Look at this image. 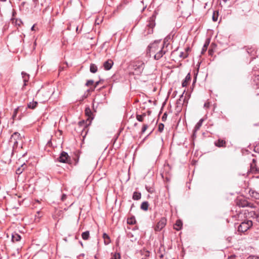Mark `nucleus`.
<instances>
[{"mask_svg": "<svg viewBox=\"0 0 259 259\" xmlns=\"http://www.w3.org/2000/svg\"><path fill=\"white\" fill-rule=\"evenodd\" d=\"M227 0H224L225 2H226Z\"/></svg>", "mask_w": 259, "mask_h": 259, "instance_id": "obj_48", "label": "nucleus"}, {"mask_svg": "<svg viewBox=\"0 0 259 259\" xmlns=\"http://www.w3.org/2000/svg\"><path fill=\"white\" fill-rule=\"evenodd\" d=\"M103 238L104 240V243L106 245H108V244H109L110 243V237H109V236L106 233H104L103 234Z\"/></svg>", "mask_w": 259, "mask_h": 259, "instance_id": "obj_18", "label": "nucleus"}, {"mask_svg": "<svg viewBox=\"0 0 259 259\" xmlns=\"http://www.w3.org/2000/svg\"><path fill=\"white\" fill-rule=\"evenodd\" d=\"M188 54L183 52H181L180 54V57L183 58V59L186 58Z\"/></svg>", "mask_w": 259, "mask_h": 259, "instance_id": "obj_32", "label": "nucleus"}, {"mask_svg": "<svg viewBox=\"0 0 259 259\" xmlns=\"http://www.w3.org/2000/svg\"><path fill=\"white\" fill-rule=\"evenodd\" d=\"M146 116L145 114H143L142 115H137V119L139 121H143V118L144 117H145Z\"/></svg>", "mask_w": 259, "mask_h": 259, "instance_id": "obj_27", "label": "nucleus"}, {"mask_svg": "<svg viewBox=\"0 0 259 259\" xmlns=\"http://www.w3.org/2000/svg\"><path fill=\"white\" fill-rule=\"evenodd\" d=\"M214 145L218 147H226V141L222 139H219L214 142Z\"/></svg>", "mask_w": 259, "mask_h": 259, "instance_id": "obj_9", "label": "nucleus"}, {"mask_svg": "<svg viewBox=\"0 0 259 259\" xmlns=\"http://www.w3.org/2000/svg\"><path fill=\"white\" fill-rule=\"evenodd\" d=\"M247 259H259V257L256 256H250Z\"/></svg>", "mask_w": 259, "mask_h": 259, "instance_id": "obj_35", "label": "nucleus"}, {"mask_svg": "<svg viewBox=\"0 0 259 259\" xmlns=\"http://www.w3.org/2000/svg\"><path fill=\"white\" fill-rule=\"evenodd\" d=\"M252 226V222L251 220H245L242 222L238 227V231L243 233L247 231Z\"/></svg>", "mask_w": 259, "mask_h": 259, "instance_id": "obj_2", "label": "nucleus"}, {"mask_svg": "<svg viewBox=\"0 0 259 259\" xmlns=\"http://www.w3.org/2000/svg\"><path fill=\"white\" fill-rule=\"evenodd\" d=\"M90 70L91 72L95 73L97 71V67L95 64H91Z\"/></svg>", "mask_w": 259, "mask_h": 259, "instance_id": "obj_23", "label": "nucleus"}, {"mask_svg": "<svg viewBox=\"0 0 259 259\" xmlns=\"http://www.w3.org/2000/svg\"><path fill=\"white\" fill-rule=\"evenodd\" d=\"M31 30H32V31L35 30V25H33L31 27Z\"/></svg>", "mask_w": 259, "mask_h": 259, "instance_id": "obj_39", "label": "nucleus"}, {"mask_svg": "<svg viewBox=\"0 0 259 259\" xmlns=\"http://www.w3.org/2000/svg\"><path fill=\"white\" fill-rule=\"evenodd\" d=\"M94 82V80H88V81L87 82V83H85V85H86L87 86H90V85H91L93 84Z\"/></svg>", "mask_w": 259, "mask_h": 259, "instance_id": "obj_33", "label": "nucleus"}, {"mask_svg": "<svg viewBox=\"0 0 259 259\" xmlns=\"http://www.w3.org/2000/svg\"><path fill=\"white\" fill-rule=\"evenodd\" d=\"M141 197V194L139 192H135L133 195V198L134 200H139Z\"/></svg>", "mask_w": 259, "mask_h": 259, "instance_id": "obj_22", "label": "nucleus"}, {"mask_svg": "<svg viewBox=\"0 0 259 259\" xmlns=\"http://www.w3.org/2000/svg\"><path fill=\"white\" fill-rule=\"evenodd\" d=\"M182 225H183V224H182V221L180 220H178V221H177V222L175 225L174 228L176 230L179 231L181 229V228L182 227Z\"/></svg>", "mask_w": 259, "mask_h": 259, "instance_id": "obj_17", "label": "nucleus"}, {"mask_svg": "<svg viewBox=\"0 0 259 259\" xmlns=\"http://www.w3.org/2000/svg\"><path fill=\"white\" fill-rule=\"evenodd\" d=\"M99 81H97L96 82L95 85V88L97 87V85L99 84Z\"/></svg>", "mask_w": 259, "mask_h": 259, "instance_id": "obj_41", "label": "nucleus"}, {"mask_svg": "<svg viewBox=\"0 0 259 259\" xmlns=\"http://www.w3.org/2000/svg\"><path fill=\"white\" fill-rule=\"evenodd\" d=\"M204 121V119L203 118H201L199 120V121L196 124L194 130L195 131H198L199 130L200 127L201 126L202 123Z\"/></svg>", "mask_w": 259, "mask_h": 259, "instance_id": "obj_20", "label": "nucleus"}, {"mask_svg": "<svg viewBox=\"0 0 259 259\" xmlns=\"http://www.w3.org/2000/svg\"><path fill=\"white\" fill-rule=\"evenodd\" d=\"M15 13H16V12L15 11H13V17L11 18V20L13 24H15L16 26H20L22 24V22L21 20L19 19H15L14 18V15H15Z\"/></svg>", "mask_w": 259, "mask_h": 259, "instance_id": "obj_8", "label": "nucleus"}, {"mask_svg": "<svg viewBox=\"0 0 259 259\" xmlns=\"http://www.w3.org/2000/svg\"><path fill=\"white\" fill-rule=\"evenodd\" d=\"M42 0H37L38 3H40L41 5H44V3L41 2Z\"/></svg>", "mask_w": 259, "mask_h": 259, "instance_id": "obj_40", "label": "nucleus"}, {"mask_svg": "<svg viewBox=\"0 0 259 259\" xmlns=\"http://www.w3.org/2000/svg\"><path fill=\"white\" fill-rule=\"evenodd\" d=\"M161 44L158 41H155L154 42L150 44V45L148 47L149 52L148 53L149 54V56H151L153 55L154 57V54L157 52V50L160 46Z\"/></svg>", "mask_w": 259, "mask_h": 259, "instance_id": "obj_3", "label": "nucleus"}, {"mask_svg": "<svg viewBox=\"0 0 259 259\" xmlns=\"http://www.w3.org/2000/svg\"><path fill=\"white\" fill-rule=\"evenodd\" d=\"M237 204L239 207H244L247 206L248 202L246 201L243 200L242 201H240V202H237Z\"/></svg>", "mask_w": 259, "mask_h": 259, "instance_id": "obj_24", "label": "nucleus"}, {"mask_svg": "<svg viewBox=\"0 0 259 259\" xmlns=\"http://www.w3.org/2000/svg\"><path fill=\"white\" fill-rule=\"evenodd\" d=\"M19 110V107L16 108L14 111V113H13V116H12V118L14 120L16 117V115H17V114L18 113V111Z\"/></svg>", "mask_w": 259, "mask_h": 259, "instance_id": "obj_30", "label": "nucleus"}, {"mask_svg": "<svg viewBox=\"0 0 259 259\" xmlns=\"http://www.w3.org/2000/svg\"><path fill=\"white\" fill-rule=\"evenodd\" d=\"M120 255L119 253H114L111 258V259H120Z\"/></svg>", "mask_w": 259, "mask_h": 259, "instance_id": "obj_29", "label": "nucleus"}, {"mask_svg": "<svg viewBox=\"0 0 259 259\" xmlns=\"http://www.w3.org/2000/svg\"><path fill=\"white\" fill-rule=\"evenodd\" d=\"M190 79H191L190 74L188 73L185 77L184 80L182 82V87H186L187 85L188 82L190 81Z\"/></svg>", "mask_w": 259, "mask_h": 259, "instance_id": "obj_12", "label": "nucleus"}, {"mask_svg": "<svg viewBox=\"0 0 259 259\" xmlns=\"http://www.w3.org/2000/svg\"><path fill=\"white\" fill-rule=\"evenodd\" d=\"M36 46V42L35 41L33 42H31V44H29L27 46H26L25 47V49L27 50V48L28 47H29L30 48V50H28V52H29V53H31L35 49V47Z\"/></svg>", "mask_w": 259, "mask_h": 259, "instance_id": "obj_11", "label": "nucleus"}, {"mask_svg": "<svg viewBox=\"0 0 259 259\" xmlns=\"http://www.w3.org/2000/svg\"><path fill=\"white\" fill-rule=\"evenodd\" d=\"M167 117V114L166 113H164L162 117V119L163 121H164L166 120Z\"/></svg>", "mask_w": 259, "mask_h": 259, "instance_id": "obj_37", "label": "nucleus"}, {"mask_svg": "<svg viewBox=\"0 0 259 259\" xmlns=\"http://www.w3.org/2000/svg\"><path fill=\"white\" fill-rule=\"evenodd\" d=\"M37 102L36 101H32L28 103L27 107L32 109H34L37 106Z\"/></svg>", "mask_w": 259, "mask_h": 259, "instance_id": "obj_19", "label": "nucleus"}, {"mask_svg": "<svg viewBox=\"0 0 259 259\" xmlns=\"http://www.w3.org/2000/svg\"><path fill=\"white\" fill-rule=\"evenodd\" d=\"M85 113L86 115L88 116V118L91 117L92 111H91V110H90V109L87 108L85 109Z\"/></svg>", "mask_w": 259, "mask_h": 259, "instance_id": "obj_28", "label": "nucleus"}, {"mask_svg": "<svg viewBox=\"0 0 259 259\" xmlns=\"http://www.w3.org/2000/svg\"><path fill=\"white\" fill-rule=\"evenodd\" d=\"M81 236L83 239L88 240L90 236L89 231H85L82 233Z\"/></svg>", "mask_w": 259, "mask_h": 259, "instance_id": "obj_25", "label": "nucleus"}, {"mask_svg": "<svg viewBox=\"0 0 259 259\" xmlns=\"http://www.w3.org/2000/svg\"><path fill=\"white\" fill-rule=\"evenodd\" d=\"M166 224V220L164 218H162L160 221L157 223L155 230L156 231H160L165 226Z\"/></svg>", "mask_w": 259, "mask_h": 259, "instance_id": "obj_6", "label": "nucleus"}, {"mask_svg": "<svg viewBox=\"0 0 259 259\" xmlns=\"http://www.w3.org/2000/svg\"><path fill=\"white\" fill-rule=\"evenodd\" d=\"M21 238V236L17 233H14L12 235V240L13 242H18L20 240Z\"/></svg>", "mask_w": 259, "mask_h": 259, "instance_id": "obj_13", "label": "nucleus"}, {"mask_svg": "<svg viewBox=\"0 0 259 259\" xmlns=\"http://www.w3.org/2000/svg\"><path fill=\"white\" fill-rule=\"evenodd\" d=\"M164 129V124L163 123H160L158 125V131L161 133Z\"/></svg>", "mask_w": 259, "mask_h": 259, "instance_id": "obj_31", "label": "nucleus"}, {"mask_svg": "<svg viewBox=\"0 0 259 259\" xmlns=\"http://www.w3.org/2000/svg\"><path fill=\"white\" fill-rule=\"evenodd\" d=\"M187 51L189 50V48H187Z\"/></svg>", "mask_w": 259, "mask_h": 259, "instance_id": "obj_47", "label": "nucleus"}, {"mask_svg": "<svg viewBox=\"0 0 259 259\" xmlns=\"http://www.w3.org/2000/svg\"><path fill=\"white\" fill-rule=\"evenodd\" d=\"M210 104L209 102H206L204 104V107L206 108H208L209 107Z\"/></svg>", "mask_w": 259, "mask_h": 259, "instance_id": "obj_36", "label": "nucleus"}, {"mask_svg": "<svg viewBox=\"0 0 259 259\" xmlns=\"http://www.w3.org/2000/svg\"><path fill=\"white\" fill-rule=\"evenodd\" d=\"M147 127H148V125L147 124L143 125L142 129V133H144L147 130Z\"/></svg>", "mask_w": 259, "mask_h": 259, "instance_id": "obj_34", "label": "nucleus"}, {"mask_svg": "<svg viewBox=\"0 0 259 259\" xmlns=\"http://www.w3.org/2000/svg\"><path fill=\"white\" fill-rule=\"evenodd\" d=\"M65 198V194H63L62 195V200H63Z\"/></svg>", "mask_w": 259, "mask_h": 259, "instance_id": "obj_42", "label": "nucleus"}, {"mask_svg": "<svg viewBox=\"0 0 259 259\" xmlns=\"http://www.w3.org/2000/svg\"><path fill=\"white\" fill-rule=\"evenodd\" d=\"M57 160L59 162L65 163V151H62L60 155L57 158Z\"/></svg>", "mask_w": 259, "mask_h": 259, "instance_id": "obj_16", "label": "nucleus"}, {"mask_svg": "<svg viewBox=\"0 0 259 259\" xmlns=\"http://www.w3.org/2000/svg\"><path fill=\"white\" fill-rule=\"evenodd\" d=\"M250 195L253 198L256 199H259V192L251 190L249 191Z\"/></svg>", "mask_w": 259, "mask_h": 259, "instance_id": "obj_15", "label": "nucleus"}, {"mask_svg": "<svg viewBox=\"0 0 259 259\" xmlns=\"http://www.w3.org/2000/svg\"><path fill=\"white\" fill-rule=\"evenodd\" d=\"M22 170L20 168H18L16 170V173L17 174H20L21 173H22Z\"/></svg>", "mask_w": 259, "mask_h": 259, "instance_id": "obj_38", "label": "nucleus"}, {"mask_svg": "<svg viewBox=\"0 0 259 259\" xmlns=\"http://www.w3.org/2000/svg\"><path fill=\"white\" fill-rule=\"evenodd\" d=\"M148 206H149V204L148 203V202L147 201H145V202H143L141 205V208L142 209V210H144L145 211H146L148 210Z\"/></svg>", "mask_w": 259, "mask_h": 259, "instance_id": "obj_21", "label": "nucleus"}, {"mask_svg": "<svg viewBox=\"0 0 259 259\" xmlns=\"http://www.w3.org/2000/svg\"><path fill=\"white\" fill-rule=\"evenodd\" d=\"M75 28L76 29V30H77V29H78V27L77 26H75Z\"/></svg>", "mask_w": 259, "mask_h": 259, "instance_id": "obj_44", "label": "nucleus"}, {"mask_svg": "<svg viewBox=\"0 0 259 259\" xmlns=\"http://www.w3.org/2000/svg\"><path fill=\"white\" fill-rule=\"evenodd\" d=\"M206 47H207V45H205L204 46V48H206Z\"/></svg>", "mask_w": 259, "mask_h": 259, "instance_id": "obj_45", "label": "nucleus"}, {"mask_svg": "<svg viewBox=\"0 0 259 259\" xmlns=\"http://www.w3.org/2000/svg\"><path fill=\"white\" fill-rule=\"evenodd\" d=\"M165 42L161 44L157 50V52L154 54V59L155 60H159L167 52V49L164 47Z\"/></svg>", "mask_w": 259, "mask_h": 259, "instance_id": "obj_4", "label": "nucleus"}, {"mask_svg": "<svg viewBox=\"0 0 259 259\" xmlns=\"http://www.w3.org/2000/svg\"><path fill=\"white\" fill-rule=\"evenodd\" d=\"M219 16V12L218 11H213V15H212V20L214 22H216L218 20Z\"/></svg>", "mask_w": 259, "mask_h": 259, "instance_id": "obj_26", "label": "nucleus"}, {"mask_svg": "<svg viewBox=\"0 0 259 259\" xmlns=\"http://www.w3.org/2000/svg\"><path fill=\"white\" fill-rule=\"evenodd\" d=\"M63 70V68H62V70ZM60 71H61V69H60Z\"/></svg>", "mask_w": 259, "mask_h": 259, "instance_id": "obj_46", "label": "nucleus"}, {"mask_svg": "<svg viewBox=\"0 0 259 259\" xmlns=\"http://www.w3.org/2000/svg\"><path fill=\"white\" fill-rule=\"evenodd\" d=\"M66 163L72 164V162H74V164H75L77 163V161L74 158L71 159V158L69 156L67 153L66 152Z\"/></svg>", "mask_w": 259, "mask_h": 259, "instance_id": "obj_14", "label": "nucleus"}, {"mask_svg": "<svg viewBox=\"0 0 259 259\" xmlns=\"http://www.w3.org/2000/svg\"><path fill=\"white\" fill-rule=\"evenodd\" d=\"M248 217L255 220L259 223V209L248 210Z\"/></svg>", "mask_w": 259, "mask_h": 259, "instance_id": "obj_5", "label": "nucleus"}, {"mask_svg": "<svg viewBox=\"0 0 259 259\" xmlns=\"http://www.w3.org/2000/svg\"><path fill=\"white\" fill-rule=\"evenodd\" d=\"M9 143L10 144H13V151L16 152L17 148L18 147L19 143H20V147L22 148V140L20 135L18 133H14L10 139Z\"/></svg>", "mask_w": 259, "mask_h": 259, "instance_id": "obj_1", "label": "nucleus"}, {"mask_svg": "<svg viewBox=\"0 0 259 259\" xmlns=\"http://www.w3.org/2000/svg\"><path fill=\"white\" fill-rule=\"evenodd\" d=\"M21 75L23 79L24 85L23 88L26 85V82L29 80V75L24 72H22Z\"/></svg>", "mask_w": 259, "mask_h": 259, "instance_id": "obj_10", "label": "nucleus"}, {"mask_svg": "<svg viewBox=\"0 0 259 259\" xmlns=\"http://www.w3.org/2000/svg\"><path fill=\"white\" fill-rule=\"evenodd\" d=\"M113 65V61L112 60L109 59L104 63L103 66L105 70H109L111 68Z\"/></svg>", "mask_w": 259, "mask_h": 259, "instance_id": "obj_7", "label": "nucleus"}, {"mask_svg": "<svg viewBox=\"0 0 259 259\" xmlns=\"http://www.w3.org/2000/svg\"><path fill=\"white\" fill-rule=\"evenodd\" d=\"M59 132L60 133V134H62L63 133V131H61V130H59Z\"/></svg>", "mask_w": 259, "mask_h": 259, "instance_id": "obj_43", "label": "nucleus"}]
</instances>
